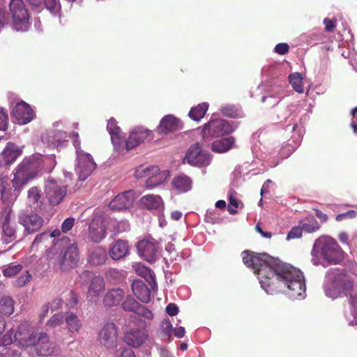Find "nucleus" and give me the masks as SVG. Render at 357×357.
<instances>
[{"label": "nucleus", "mask_w": 357, "mask_h": 357, "mask_svg": "<svg viewBox=\"0 0 357 357\" xmlns=\"http://www.w3.org/2000/svg\"><path fill=\"white\" fill-rule=\"evenodd\" d=\"M31 275L27 272L25 275H22L15 281V285L18 287L24 286L31 280Z\"/></svg>", "instance_id": "obj_54"}, {"label": "nucleus", "mask_w": 357, "mask_h": 357, "mask_svg": "<svg viewBox=\"0 0 357 357\" xmlns=\"http://www.w3.org/2000/svg\"><path fill=\"white\" fill-rule=\"evenodd\" d=\"M108 221L105 217L95 214L89 224L88 238L93 243L101 242L107 234Z\"/></svg>", "instance_id": "obj_5"}, {"label": "nucleus", "mask_w": 357, "mask_h": 357, "mask_svg": "<svg viewBox=\"0 0 357 357\" xmlns=\"http://www.w3.org/2000/svg\"><path fill=\"white\" fill-rule=\"evenodd\" d=\"M130 246L128 242L125 240L119 239L112 243L109 255L114 260H119L123 259L129 254Z\"/></svg>", "instance_id": "obj_19"}, {"label": "nucleus", "mask_w": 357, "mask_h": 357, "mask_svg": "<svg viewBox=\"0 0 357 357\" xmlns=\"http://www.w3.org/2000/svg\"><path fill=\"white\" fill-rule=\"evenodd\" d=\"M110 137L112 142L116 149L120 150L123 147L124 145L126 146V140L122 135L121 130L110 135Z\"/></svg>", "instance_id": "obj_41"}, {"label": "nucleus", "mask_w": 357, "mask_h": 357, "mask_svg": "<svg viewBox=\"0 0 357 357\" xmlns=\"http://www.w3.org/2000/svg\"><path fill=\"white\" fill-rule=\"evenodd\" d=\"M22 153V150L15 143L9 142L7 143L3 151L1 153L5 165H10Z\"/></svg>", "instance_id": "obj_20"}, {"label": "nucleus", "mask_w": 357, "mask_h": 357, "mask_svg": "<svg viewBox=\"0 0 357 357\" xmlns=\"http://www.w3.org/2000/svg\"><path fill=\"white\" fill-rule=\"evenodd\" d=\"M1 357H21V352L14 346L3 347L0 352Z\"/></svg>", "instance_id": "obj_44"}, {"label": "nucleus", "mask_w": 357, "mask_h": 357, "mask_svg": "<svg viewBox=\"0 0 357 357\" xmlns=\"http://www.w3.org/2000/svg\"><path fill=\"white\" fill-rule=\"evenodd\" d=\"M315 246L321 250L324 259L331 264H339L344 258V252L337 241L331 238H320L315 243Z\"/></svg>", "instance_id": "obj_2"}, {"label": "nucleus", "mask_w": 357, "mask_h": 357, "mask_svg": "<svg viewBox=\"0 0 357 357\" xmlns=\"http://www.w3.org/2000/svg\"><path fill=\"white\" fill-rule=\"evenodd\" d=\"M235 130L233 124L222 119H211L204 125L202 135L204 139L218 137L232 133Z\"/></svg>", "instance_id": "obj_4"}, {"label": "nucleus", "mask_w": 357, "mask_h": 357, "mask_svg": "<svg viewBox=\"0 0 357 357\" xmlns=\"http://www.w3.org/2000/svg\"><path fill=\"white\" fill-rule=\"evenodd\" d=\"M28 197L31 202L37 203L40 198V190L36 187L31 188L28 191Z\"/></svg>", "instance_id": "obj_48"}, {"label": "nucleus", "mask_w": 357, "mask_h": 357, "mask_svg": "<svg viewBox=\"0 0 357 357\" xmlns=\"http://www.w3.org/2000/svg\"><path fill=\"white\" fill-rule=\"evenodd\" d=\"M61 235V231L59 229H54L50 235H47L46 233H43L40 235H38L36 237L34 242L40 241L42 238L45 236L50 237H58Z\"/></svg>", "instance_id": "obj_59"}, {"label": "nucleus", "mask_w": 357, "mask_h": 357, "mask_svg": "<svg viewBox=\"0 0 357 357\" xmlns=\"http://www.w3.org/2000/svg\"><path fill=\"white\" fill-rule=\"evenodd\" d=\"M299 225L304 231L307 233L315 232L320 229V225L312 215L301 220Z\"/></svg>", "instance_id": "obj_30"}, {"label": "nucleus", "mask_w": 357, "mask_h": 357, "mask_svg": "<svg viewBox=\"0 0 357 357\" xmlns=\"http://www.w3.org/2000/svg\"><path fill=\"white\" fill-rule=\"evenodd\" d=\"M64 317L61 313H57L53 315L47 321V326L54 328L63 323Z\"/></svg>", "instance_id": "obj_47"}, {"label": "nucleus", "mask_w": 357, "mask_h": 357, "mask_svg": "<svg viewBox=\"0 0 357 357\" xmlns=\"http://www.w3.org/2000/svg\"><path fill=\"white\" fill-rule=\"evenodd\" d=\"M314 211L316 216L321 220V222H325L328 220V215L322 213L320 210L314 208Z\"/></svg>", "instance_id": "obj_63"}, {"label": "nucleus", "mask_w": 357, "mask_h": 357, "mask_svg": "<svg viewBox=\"0 0 357 357\" xmlns=\"http://www.w3.org/2000/svg\"><path fill=\"white\" fill-rule=\"evenodd\" d=\"M77 160L76 171L79 174V179L84 181L96 169V165L90 154L81 151L77 153Z\"/></svg>", "instance_id": "obj_11"}, {"label": "nucleus", "mask_w": 357, "mask_h": 357, "mask_svg": "<svg viewBox=\"0 0 357 357\" xmlns=\"http://www.w3.org/2000/svg\"><path fill=\"white\" fill-rule=\"evenodd\" d=\"M353 283L351 280L344 279L335 283V287L339 289V292L347 295L353 288Z\"/></svg>", "instance_id": "obj_43"}, {"label": "nucleus", "mask_w": 357, "mask_h": 357, "mask_svg": "<svg viewBox=\"0 0 357 357\" xmlns=\"http://www.w3.org/2000/svg\"><path fill=\"white\" fill-rule=\"evenodd\" d=\"M120 357H135L134 351L130 348H124L121 351Z\"/></svg>", "instance_id": "obj_64"}, {"label": "nucleus", "mask_w": 357, "mask_h": 357, "mask_svg": "<svg viewBox=\"0 0 357 357\" xmlns=\"http://www.w3.org/2000/svg\"><path fill=\"white\" fill-rule=\"evenodd\" d=\"M68 330L71 332H78L82 327V322L76 314L73 313L68 314L66 318Z\"/></svg>", "instance_id": "obj_35"}, {"label": "nucleus", "mask_w": 357, "mask_h": 357, "mask_svg": "<svg viewBox=\"0 0 357 357\" xmlns=\"http://www.w3.org/2000/svg\"><path fill=\"white\" fill-rule=\"evenodd\" d=\"M79 303L78 296L74 291L70 292V301L68 305L70 307L76 305Z\"/></svg>", "instance_id": "obj_60"}, {"label": "nucleus", "mask_w": 357, "mask_h": 357, "mask_svg": "<svg viewBox=\"0 0 357 357\" xmlns=\"http://www.w3.org/2000/svg\"><path fill=\"white\" fill-rule=\"evenodd\" d=\"M357 215V213L354 210L348 211L346 213H340L336 215L335 220L337 222H340L346 218L353 219L355 218Z\"/></svg>", "instance_id": "obj_51"}, {"label": "nucleus", "mask_w": 357, "mask_h": 357, "mask_svg": "<svg viewBox=\"0 0 357 357\" xmlns=\"http://www.w3.org/2000/svg\"><path fill=\"white\" fill-rule=\"evenodd\" d=\"M289 46L287 43H278L275 47V52L280 55H284L289 52Z\"/></svg>", "instance_id": "obj_52"}, {"label": "nucleus", "mask_w": 357, "mask_h": 357, "mask_svg": "<svg viewBox=\"0 0 357 357\" xmlns=\"http://www.w3.org/2000/svg\"><path fill=\"white\" fill-rule=\"evenodd\" d=\"M236 192L234 190H230L229 194V205L228 211L230 214L234 215L237 213V208H238L239 202L236 198Z\"/></svg>", "instance_id": "obj_39"}, {"label": "nucleus", "mask_w": 357, "mask_h": 357, "mask_svg": "<svg viewBox=\"0 0 357 357\" xmlns=\"http://www.w3.org/2000/svg\"><path fill=\"white\" fill-rule=\"evenodd\" d=\"M49 137L50 138L49 140L50 143L59 147L68 142V135L64 131L54 130L50 132Z\"/></svg>", "instance_id": "obj_31"}, {"label": "nucleus", "mask_w": 357, "mask_h": 357, "mask_svg": "<svg viewBox=\"0 0 357 357\" xmlns=\"http://www.w3.org/2000/svg\"><path fill=\"white\" fill-rule=\"evenodd\" d=\"M67 185L53 179H48L45 187V197L52 206L59 205L67 195Z\"/></svg>", "instance_id": "obj_6"}, {"label": "nucleus", "mask_w": 357, "mask_h": 357, "mask_svg": "<svg viewBox=\"0 0 357 357\" xmlns=\"http://www.w3.org/2000/svg\"><path fill=\"white\" fill-rule=\"evenodd\" d=\"M181 128L179 119L174 116L169 114L165 116L160 122L158 127V132L160 134H168Z\"/></svg>", "instance_id": "obj_18"}, {"label": "nucleus", "mask_w": 357, "mask_h": 357, "mask_svg": "<svg viewBox=\"0 0 357 357\" xmlns=\"http://www.w3.org/2000/svg\"><path fill=\"white\" fill-rule=\"evenodd\" d=\"M14 304L15 302L11 297H2L0 300V312L6 316H10L14 312Z\"/></svg>", "instance_id": "obj_34"}, {"label": "nucleus", "mask_w": 357, "mask_h": 357, "mask_svg": "<svg viewBox=\"0 0 357 357\" xmlns=\"http://www.w3.org/2000/svg\"><path fill=\"white\" fill-rule=\"evenodd\" d=\"M11 116L19 124L25 125L34 119L35 113L29 104L21 101L13 107Z\"/></svg>", "instance_id": "obj_14"}, {"label": "nucleus", "mask_w": 357, "mask_h": 357, "mask_svg": "<svg viewBox=\"0 0 357 357\" xmlns=\"http://www.w3.org/2000/svg\"><path fill=\"white\" fill-rule=\"evenodd\" d=\"M132 290L141 302L148 303L151 301V291L143 281L138 280L133 281Z\"/></svg>", "instance_id": "obj_22"}, {"label": "nucleus", "mask_w": 357, "mask_h": 357, "mask_svg": "<svg viewBox=\"0 0 357 357\" xmlns=\"http://www.w3.org/2000/svg\"><path fill=\"white\" fill-rule=\"evenodd\" d=\"M220 111L223 116L229 118L238 119L243 117L241 109L234 105L222 106Z\"/></svg>", "instance_id": "obj_33"}, {"label": "nucleus", "mask_w": 357, "mask_h": 357, "mask_svg": "<svg viewBox=\"0 0 357 357\" xmlns=\"http://www.w3.org/2000/svg\"><path fill=\"white\" fill-rule=\"evenodd\" d=\"M151 131L142 126L134 128L130 133L129 137L126 139V149L127 151L132 149L140 144L143 143L151 135Z\"/></svg>", "instance_id": "obj_16"}, {"label": "nucleus", "mask_w": 357, "mask_h": 357, "mask_svg": "<svg viewBox=\"0 0 357 357\" xmlns=\"http://www.w3.org/2000/svg\"><path fill=\"white\" fill-rule=\"evenodd\" d=\"M172 186L178 193L186 192L191 190L192 181L188 176L181 174L176 176L172 181Z\"/></svg>", "instance_id": "obj_25"}, {"label": "nucleus", "mask_w": 357, "mask_h": 357, "mask_svg": "<svg viewBox=\"0 0 357 357\" xmlns=\"http://www.w3.org/2000/svg\"><path fill=\"white\" fill-rule=\"evenodd\" d=\"M62 303L63 301L61 298H56L54 299L50 303L52 310H56L59 309L60 307H61Z\"/></svg>", "instance_id": "obj_62"}, {"label": "nucleus", "mask_w": 357, "mask_h": 357, "mask_svg": "<svg viewBox=\"0 0 357 357\" xmlns=\"http://www.w3.org/2000/svg\"><path fill=\"white\" fill-rule=\"evenodd\" d=\"M163 181V176L160 174V171L155 174H152L146 181V186L147 188H154Z\"/></svg>", "instance_id": "obj_40"}, {"label": "nucleus", "mask_w": 357, "mask_h": 357, "mask_svg": "<svg viewBox=\"0 0 357 357\" xmlns=\"http://www.w3.org/2000/svg\"><path fill=\"white\" fill-rule=\"evenodd\" d=\"M22 268V266L20 264H10L2 270V273L5 277L11 278L20 273Z\"/></svg>", "instance_id": "obj_42"}, {"label": "nucleus", "mask_w": 357, "mask_h": 357, "mask_svg": "<svg viewBox=\"0 0 357 357\" xmlns=\"http://www.w3.org/2000/svg\"><path fill=\"white\" fill-rule=\"evenodd\" d=\"M8 128V115L3 109H0V130H5Z\"/></svg>", "instance_id": "obj_55"}, {"label": "nucleus", "mask_w": 357, "mask_h": 357, "mask_svg": "<svg viewBox=\"0 0 357 357\" xmlns=\"http://www.w3.org/2000/svg\"><path fill=\"white\" fill-rule=\"evenodd\" d=\"M137 248L139 255L149 262L155 261L159 252L158 245L155 240L142 239L137 243Z\"/></svg>", "instance_id": "obj_13"}, {"label": "nucleus", "mask_w": 357, "mask_h": 357, "mask_svg": "<svg viewBox=\"0 0 357 357\" xmlns=\"http://www.w3.org/2000/svg\"><path fill=\"white\" fill-rule=\"evenodd\" d=\"M105 286V281L102 276L93 277L87 291V297L92 300L96 299L104 290Z\"/></svg>", "instance_id": "obj_24"}, {"label": "nucleus", "mask_w": 357, "mask_h": 357, "mask_svg": "<svg viewBox=\"0 0 357 357\" xmlns=\"http://www.w3.org/2000/svg\"><path fill=\"white\" fill-rule=\"evenodd\" d=\"M43 4L51 13L56 12L61 8L59 0H41V6Z\"/></svg>", "instance_id": "obj_46"}, {"label": "nucleus", "mask_w": 357, "mask_h": 357, "mask_svg": "<svg viewBox=\"0 0 357 357\" xmlns=\"http://www.w3.org/2000/svg\"><path fill=\"white\" fill-rule=\"evenodd\" d=\"M166 312L169 316H175L178 312V307L174 303H169L166 307Z\"/></svg>", "instance_id": "obj_58"}, {"label": "nucleus", "mask_w": 357, "mask_h": 357, "mask_svg": "<svg viewBox=\"0 0 357 357\" xmlns=\"http://www.w3.org/2000/svg\"><path fill=\"white\" fill-rule=\"evenodd\" d=\"M208 109V104L207 102L199 103L197 106L191 108L188 116L192 120L199 121L204 116Z\"/></svg>", "instance_id": "obj_32"}, {"label": "nucleus", "mask_w": 357, "mask_h": 357, "mask_svg": "<svg viewBox=\"0 0 357 357\" xmlns=\"http://www.w3.org/2000/svg\"><path fill=\"white\" fill-rule=\"evenodd\" d=\"M118 338V329L116 324L112 321H107L104 324L98 333V341L100 344L107 349L116 347Z\"/></svg>", "instance_id": "obj_8"}, {"label": "nucleus", "mask_w": 357, "mask_h": 357, "mask_svg": "<svg viewBox=\"0 0 357 357\" xmlns=\"http://www.w3.org/2000/svg\"><path fill=\"white\" fill-rule=\"evenodd\" d=\"M135 199V192L128 190L118 194L109 204V207L112 211H122L128 209L132 206Z\"/></svg>", "instance_id": "obj_15"}, {"label": "nucleus", "mask_w": 357, "mask_h": 357, "mask_svg": "<svg viewBox=\"0 0 357 357\" xmlns=\"http://www.w3.org/2000/svg\"><path fill=\"white\" fill-rule=\"evenodd\" d=\"M243 264L258 275L261 287L273 294L287 288L292 296H301L305 291L304 276L295 267L282 262L266 253L250 250L241 252Z\"/></svg>", "instance_id": "obj_1"}, {"label": "nucleus", "mask_w": 357, "mask_h": 357, "mask_svg": "<svg viewBox=\"0 0 357 357\" xmlns=\"http://www.w3.org/2000/svg\"><path fill=\"white\" fill-rule=\"evenodd\" d=\"M38 332L33 331L27 323L21 324L15 333V340L23 347H32Z\"/></svg>", "instance_id": "obj_10"}, {"label": "nucleus", "mask_w": 357, "mask_h": 357, "mask_svg": "<svg viewBox=\"0 0 357 357\" xmlns=\"http://www.w3.org/2000/svg\"><path fill=\"white\" fill-rule=\"evenodd\" d=\"M147 334L144 330L131 329L125 334L124 341L132 347H139L146 339Z\"/></svg>", "instance_id": "obj_21"}, {"label": "nucleus", "mask_w": 357, "mask_h": 357, "mask_svg": "<svg viewBox=\"0 0 357 357\" xmlns=\"http://www.w3.org/2000/svg\"><path fill=\"white\" fill-rule=\"evenodd\" d=\"M135 314L144 319L145 321H151L153 318V314L151 310L140 304Z\"/></svg>", "instance_id": "obj_45"}, {"label": "nucleus", "mask_w": 357, "mask_h": 357, "mask_svg": "<svg viewBox=\"0 0 357 357\" xmlns=\"http://www.w3.org/2000/svg\"><path fill=\"white\" fill-rule=\"evenodd\" d=\"M2 228L3 234L8 237H13L15 234V229L10 224H3Z\"/></svg>", "instance_id": "obj_57"}, {"label": "nucleus", "mask_w": 357, "mask_h": 357, "mask_svg": "<svg viewBox=\"0 0 357 357\" xmlns=\"http://www.w3.org/2000/svg\"><path fill=\"white\" fill-rule=\"evenodd\" d=\"M324 24L325 25V31L328 33L333 32L335 28V20H332L328 18L324 20Z\"/></svg>", "instance_id": "obj_56"}, {"label": "nucleus", "mask_w": 357, "mask_h": 357, "mask_svg": "<svg viewBox=\"0 0 357 357\" xmlns=\"http://www.w3.org/2000/svg\"><path fill=\"white\" fill-rule=\"evenodd\" d=\"M139 305L140 304L130 295L127 296L121 303V307L123 310L135 313Z\"/></svg>", "instance_id": "obj_37"}, {"label": "nucleus", "mask_w": 357, "mask_h": 357, "mask_svg": "<svg viewBox=\"0 0 357 357\" xmlns=\"http://www.w3.org/2000/svg\"><path fill=\"white\" fill-rule=\"evenodd\" d=\"M125 297V292L121 288H114L107 291L103 298V304L107 307L117 306Z\"/></svg>", "instance_id": "obj_23"}, {"label": "nucleus", "mask_w": 357, "mask_h": 357, "mask_svg": "<svg viewBox=\"0 0 357 357\" xmlns=\"http://www.w3.org/2000/svg\"><path fill=\"white\" fill-rule=\"evenodd\" d=\"M29 169V165L21 163L14 174V178L12 180L13 186L16 189L22 186L26 183L28 179L27 171Z\"/></svg>", "instance_id": "obj_26"}, {"label": "nucleus", "mask_w": 357, "mask_h": 357, "mask_svg": "<svg viewBox=\"0 0 357 357\" xmlns=\"http://www.w3.org/2000/svg\"><path fill=\"white\" fill-rule=\"evenodd\" d=\"M8 13L5 9L0 8V26H3L8 22Z\"/></svg>", "instance_id": "obj_61"}, {"label": "nucleus", "mask_w": 357, "mask_h": 357, "mask_svg": "<svg viewBox=\"0 0 357 357\" xmlns=\"http://www.w3.org/2000/svg\"><path fill=\"white\" fill-rule=\"evenodd\" d=\"M19 221L29 234L38 231L43 222V220L36 213L22 214L19 217Z\"/></svg>", "instance_id": "obj_17"}, {"label": "nucleus", "mask_w": 357, "mask_h": 357, "mask_svg": "<svg viewBox=\"0 0 357 357\" xmlns=\"http://www.w3.org/2000/svg\"><path fill=\"white\" fill-rule=\"evenodd\" d=\"M211 161L210 154L202 149L199 142L191 145L186 151L183 162L193 166H206Z\"/></svg>", "instance_id": "obj_7"}, {"label": "nucleus", "mask_w": 357, "mask_h": 357, "mask_svg": "<svg viewBox=\"0 0 357 357\" xmlns=\"http://www.w3.org/2000/svg\"><path fill=\"white\" fill-rule=\"evenodd\" d=\"M107 129L109 133V135H112L114 132H118L121 131L120 127L117 126V122L116 119L113 117L110 118L108 120L107 125Z\"/></svg>", "instance_id": "obj_50"}, {"label": "nucleus", "mask_w": 357, "mask_h": 357, "mask_svg": "<svg viewBox=\"0 0 357 357\" xmlns=\"http://www.w3.org/2000/svg\"><path fill=\"white\" fill-rule=\"evenodd\" d=\"M75 223V219L73 218H66L61 225V230L63 233L70 231Z\"/></svg>", "instance_id": "obj_53"}, {"label": "nucleus", "mask_w": 357, "mask_h": 357, "mask_svg": "<svg viewBox=\"0 0 357 357\" xmlns=\"http://www.w3.org/2000/svg\"><path fill=\"white\" fill-rule=\"evenodd\" d=\"M14 29L25 31L29 26V14L23 0H11L9 4Z\"/></svg>", "instance_id": "obj_3"}, {"label": "nucleus", "mask_w": 357, "mask_h": 357, "mask_svg": "<svg viewBox=\"0 0 357 357\" xmlns=\"http://www.w3.org/2000/svg\"><path fill=\"white\" fill-rule=\"evenodd\" d=\"M140 205L148 210L158 209L162 204L160 196L157 195H147L143 196L139 200Z\"/></svg>", "instance_id": "obj_28"}, {"label": "nucleus", "mask_w": 357, "mask_h": 357, "mask_svg": "<svg viewBox=\"0 0 357 357\" xmlns=\"http://www.w3.org/2000/svg\"><path fill=\"white\" fill-rule=\"evenodd\" d=\"M235 143L234 137H224L214 141L211 145V149L216 153H225L230 150Z\"/></svg>", "instance_id": "obj_27"}, {"label": "nucleus", "mask_w": 357, "mask_h": 357, "mask_svg": "<svg viewBox=\"0 0 357 357\" xmlns=\"http://www.w3.org/2000/svg\"><path fill=\"white\" fill-rule=\"evenodd\" d=\"M34 348L36 353L39 356H48L52 355L55 350L56 344L51 341L49 335L43 331H39L36 338Z\"/></svg>", "instance_id": "obj_12"}, {"label": "nucleus", "mask_w": 357, "mask_h": 357, "mask_svg": "<svg viewBox=\"0 0 357 357\" xmlns=\"http://www.w3.org/2000/svg\"><path fill=\"white\" fill-rule=\"evenodd\" d=\"M158 172L159 168L157 166H151L146 167L140 166L135 169V176L137 178H141L146 176L149 178L152 174H155Z\"/></svg>", "instance_id": "obj_36"}, {"label": "nucleus", "mask_w": 357, "mask_h": 357, "mask_svg": "<svg viewBox=\"0 0 357 357\" xmlns=\"http://www.w3.org/2000/svg\"><path fill=\"white\" fill-rule=\"evenodd\" d=\"M302 231H303V229L301 228V227L299 225L297 227H292L287 236V239L291 240V239L298 238L301 237Z\"/></svg>", "instance_id": "obj_49"}, {"label": "nucleus", "mask_w": 357, "mask_h": 357, "mask_svg": "<svg viewBox=\"0 0 357 357\" xmlns=\"http://www.w3.org/2000/svg\"><path fill=\"white\" fill-rule=\"evenodd\" d=\"M289 82L293 89L298 93H303V86L302 82V77L298 73H292L289 75Z\"/></svg>", "instance_id": "obj_38"}, {"label": "nucleus", "mask_w": 357, "mask_h": 357, "mask_svg": "<svg viewBox=\"0 0 357 357\" xmlns=\"http://www.w3.org/2000/svg\"><path fill=\"white\" fill-rule=\"evenodd\" d=\"M78 248L75 243H71L61 252L57 262L61 271H67L74 268L78 261Z\"/></svg>", "instance_id": "obj_9"}, {"label": "nucleus", "mask_w": 357, "mask_h": 357, "mask_svg": "<svg viewBox=\"0 0 357 357\" xmlns=\"http://www.w3.org/2000/svg\"><path fill=\"white\" fill-rule=\"evenodd\" d=\"M107 259L106 250L102 247H96L89 255L88 261L93 266L103 264Z\"/></svg>", "instance_id": "obj_29"}]
</instances>
